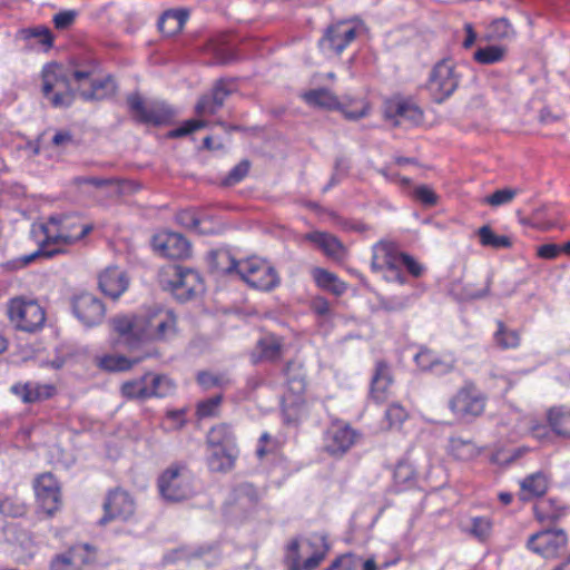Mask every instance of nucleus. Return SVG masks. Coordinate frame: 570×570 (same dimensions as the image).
Returning a JSON list of instances; mask_svg holds the SVG:
<instances>
[{
  "instance_id": "6",
  "label": "nucleus",
  "mask_w": 570,
  "mask_h": 570,
  "mask_svg": "<svg viewBox=\"0 0 570 570\" xmlns=\"http://www.w3.org/2000/svg\"><path fill=\"white\" fill-rule=\"evenodd\" d=\"M145 342L173 338L177 333V317L171 309L155 308L138 313Z\"/></svg>"
},
{
  "instance_id": "53",
  "label": "nucleus",
  "mask_w": 570,
  "mask_h": 570,
  "mask_svg": "<svg viewBox=\"0 0 570 570\" xmlns=\"http://www.w3.org/2000/svg\"><path fill=\"white\" fill-rule=\"evenodd\" d=\"M197 382L200 386L208 390L214 386L226 387L230 384V380L224 374H215L210 372H200L197 375Z\"/></svg>"
},
{
  "instance_id": "25",
  "label": "nucleus",
  "mask_w": 570,
  "mask_h": 570,
  "mask_svg": "<svg viewBox=\"0 0 570 570\" xmlns=\"http://www.w3.org/2000/svg\"><path fill=\"white\" fill-rule=\"evenodd\" d=\"M284 354V340L274 334L261 337L250 353L254 364L259 362H276Z\"/></svg>"
},
{
  "instance_id": "33",
  "label": "nucleus",
  "mask_w": 570,
  "mask_h": 570,
  "mask_svg": "<svg viewBox=\"0 0 570 570\" xmlns=\"http://www.w3.org/2000/svg\"><path fill=\"white\" fill-rule=\"evenodd\" d=\"M302 99L311 107L322 109L341 108L338 98L327 88H317L302 94Z\"/></svg>"
},
{
  "instance_id": "38",
  "label": "nucleus",
  "mask_w": 570,
  "mask_h": 570,
  "mask_svg": "<svg viewBox=\"0 0 570 570\" xmlns=\"http://www.w3.org/2000/svg\"><path fill=\"white\" fill-rule=\"evenodd\" d=\"M449 451L452 456L461 461H470L480 454L478 446L471 440L452 436L449 441Z\"/></svg>"
},
{
  "instance_id": "37",
  "label": "nucleus",
  "mask_w": 570,
  "mask_h": 570,
  "mask_svg": "<svg viewBox=\"0 0 570 570\" xmlns=\"http://www.w3.org/2000/svg\"><path fill=\"white\" fill-rule=\"evenodd\" d=\"M533 510L540 522H554L564 515V508L554 499L541 500Z\"/></svg>"
},
{
  "instance_id": "7",
  "label": "nucleus",
  "mask_w": 570,
  "mask_h": 570,
  "mask_svg": "<svg viewBox=\"0 0 570 570\" xmlns=\"http://www.w3.org/2000/svg\"><path fill=\"white\" fill-rule=\"evenodd\" d=\"M487 396L472 382H466L449 400L450 411L461 421L472 422L485 410Z\"/></svg>"
},
{
  "instance_id": "5",
  "label": "nucleus",
  "mask_w": 570,
  "mask_h": 570,
  "mask_svg": "<svg viewBox=\"0 0 570 570\" xmlns=\"http://www.w3.org/2000/svg\"><path fill=\"white\" fill-rule=\"evenodd\" d=\"M7 315L14 328L28 333L40 330L46 322L43 307L36 299L24 296L8 301Z\"/></svg>"
},
{
  "instance_id": "55",
  "label": "nucleus",
  "mask_w": 570,
  "mask_h": 570,
  "mask_svg": "<svg viewBox=\"0 0 570 570\" xmlns=\"http://www.w3.org/2000/svg\"><path fill=\"white\" fill-rule=\"evenodd\" d=\"M533 217L535 225L549 229L556 225L558 212L553 207H541L534 212Z\"/></svg>"
},
{
  "instance_id": "20",
  "label": "nucleus",
  "mask_w": 570,
  "mask_h": 570,
  "mask_svg": "<svg viewBox=\"0 0 570 570\" xmlns=\"http://www.w3.org/2000/svg\"><path fill=\"white\" fill-rule=\"evenodd\" d=\"M153 248L163 257L184 259L190 255L189 242L178 233L163 230L153 237Z\"/></svg>"
},
{
  "instance_id": "21",
  "label": "nucleus",
  "mask_w": 570,
  "mask_h": 570,
  "mask_svg": "<svg viewBox=\"0 0 570 570\" xmlns=\"http://www.w3.org/2000/svg\"><path fill=\"white\" fill-rule=\"evenodd\" d=\"M33 489L41 509L52 515L60 507V488L51 473H42L36 478Z\"/></svg>"
},
{
  "instance_id": "40",
  "label": "nucleus",
  "mask_w": 570,
  "mask_h": 570,
  "mask_svg": "<svg viewBox=\"0 0 570 570\" xmlns=\"http://www.w3.org/2000/svg\"><path fill=\"white\" fill-rule=\"evenodd\" d=\"M18 35L26 41L35 40L36 43L41 45L45 49L51 48L53 43L51 30L42 24L23 28L19 30Z\"/></svg>"
},
{
  "instance_id": "23",
  "label": "nucleus",
  "mask_w": 570,
  "mask_h": 570,
  "mask_svg": "<svg viewBox=\"0 0 570 570\" xmlns=\"http://www.w3.org/2000/svg\"><path fill=\"white\" fill-rule=\"evenodd\" d=\"M10 392L24 404H31L53 397L57 393V386L52 383L36 381L17 382L10 386Z\"/></svg>"
},
{
  "instance_id": "19",
  "label": "nucleus",
  "mask_w": 570,
  "mask_h": 570,
  "mask_svg": "<svg viewBox=\"0 0 570 570\" xmlns=\"http://www.w3.org/2000/svg\"><path fill=\"white\" fill-rule=\"evenodd\" d=\"M135 501L128 492L116 489L108 493L104 503V517L99 520L100 524L110 521H128L135 513Z\"/></svg>"
},
{
  "instance_id": "9",
  "label": "nucleus",
  "mask_w": 570,
  "mask_h": 570,
  "mask_svg": "<svg viewBox=\"0 0 570 570\" xmlns=\"http://www.w3.org/2000/svg\"><path fill=\"white\" fill-rule=\"evenodd\" d=\"M158 489L161 497L169 502H179L194 494L190 472L183 466H170L158 479Z\"/></svg>"
},
{
  "instance_id": "61",
  "label": "nucleus",
  "mask_w": 570,
  "mask_h": 570,
  "mask_svg": "<svg viewBox=\"0 0 570 570\" xmlns=\"http://www.w3.org/2000/svg\"><path fill=\"white\" fill-rule=\"evenodd\" d=\"M410 296H391L380 301V306L386 312H400L410 305Z\"/></svg>"
},
{
  "instance_id": "36",
  "label": "nucleus",
  "mask_w": 570,
  "mask_h": 570,
  "mask_svg": "<svg viewBox=\"0 0 570 570\" xmlns=\"http://www.w3.org/2000/svg\"><path fill=\"white\" fill-rule=\"evenodd\" d=\"M493 342L501 350H514L520 346L521 336L519 331L509 328L502 321H497Z\"/></svg>"
},
{
  "instance_id": "54",
  "label": "nucleus",
  "mask_w": 570,
  "mask_h": 570,
  "mask_svg": "<svg viewBox=\"0 0 570 570\" xmlns=\"http://www.w3.org/2000/svg\"><path fill=\"white\" fill-rule=\"evenodd\" d=\"M222 401L223 396L220 394L200 401L197 404V416L200 419L215 416L218 413Z\"/></svg>"
},
{
  "instance_id": "52",
  "label": "nucleus",
  "mask_w": 570,
  "mask_h": 570,
  "mask_svg": "<svg viewBox=\"0 0 570 570\" xmlns=\"http://www.w3.org/2000/svg\"><path fill=\"white\" fill-rule=\"evenodd\" d=\"M517 195L518 190L513 188L498 189L491 195H488L483 199V203L490 205L491 207H499L510 204Z\"/></svg>"
},
{
  "instance_id": "57",
  "label": "nucleus",
  "mask_w": 570,
  "mask_h": 570,
  "mask_svg": "<svg viewBox=\"0 0 570 570\" xmlns=\"http://www.w3.org/2000/svg\"><path fill=\"white\" fill-rule=\"evenodd\" d=\"M456 360L452 355L436 356L430 373L436 376H443L454 371Z\"/></svg>"
},
{
  "instance_id": "44",
  "label": "nucleus",
  "mask_w": 570,
  "mask_h": 570,
  "mask_svg": "<svg viewBox=\"0 0 570 570\" xmlns=\"http://www.w3.org/2000/svg\"><path fill=\"white\" fill-rule=\"evenodd\" d=\"M515 31L505 18L495 19L487 30V38L491 41L510 40L514 38Z\"/></svg>"
},
{
  "instance_id": "18",
  "label": "nucleus",
  "mask_w": 570,
  "mask_h": 570,
  "mask_svg": "<svg viewBox=\"0 0 570 570\" xmlns=\"http://www.w3.org/2000/svg\"><path fill=\"white\" fill-rule=\"evenodd\" d=\"M568 537L561 529L542 530L533 533L527 541V548L543 558H554L566 547Z\"/></svg>"
},
{
  "instance_id": "32",
  "label": "nucleus",
  "mask_w": 570,
  "mask_h": 570,
  "mask_svg": "<svg viewBox=\"0 0 570 570\" xmlns=\"http://www.w3.org/2000/svg\"><path fill=\"white\" fill-rule=\"evenodd\" d=\"M206 444L207 448H227L238 450L233 429L226 423L217 424L208 431Z\"/></svg>"
},
{
  "instance_id": "49",
  "label": "nucleus",
  "mask_w": 570,
  "mask_h": 570,
  "mask_svg": "<svg viewBox=\"0 0 570 570\" xmlns=\"http://www.w3.org/2000/svg\"><path fill=\"white\" fill-rule=\"evenodd\" d=\"M505 49L500 46H487L474 52V60L482 65H492L503 60Z\"/></svg>"
},
{
  "instance_id": "59",
  "label": "nucleus",
  "mask_w": 570,
  "mask_h": 570,
  "mask_svg": "<svg viewBox=\"0 0 570 570\" xmlns=\"http://www.w3.org/2000/svg\"><path fill=\"white\" fill-rule=\"evenodd\" d=\"M406 417V410L399 403H392L385 411V420L390 429L400 426Z\"/></svg>"
},
{
  "instance_id": "60",
  "label": "nucleus",
  "mask_w": 570,
  "mask_h": 570,
  "mask_svg": "<svg viewBox=\"0 0 570 570\" xmlns=\"http://www.w3.org/2000/svg\"><path fill=\"white\" fill-rule=\"evenodd\" d=\"M207 126V121L199 119H189L186 120L181 126L170 130L168 132V137L170 138H179L186 135H189L198 129L205 128Z\"/></svg>"
},
{
  "instance_id": "48",
  "label": "nucleus",
  "mask_w": 570,
  "mask_h": 570,
  "mask_svg": "<svg viewBox=\"0 0 570 570\" xmlns=\"http://www.w3.org/2000/svg\"><path fill=\"white\" fill-rule=\"evenodd\" d=\"M144 357L130 360L122 355H106L100 360V366L107 371H127L135 364L139 363Z\"/></svg>"
},
{
  "instance_id": "34",
  "label": "nucleus",
  "mask_w": 570,
  "mask_h": 570,
  "mask_svg": "<svg viewBox=\"0 0 570 570\" xmlns=\"http://www.w3.org/2000/svg\"><path fill=\"white\" fill-rule=\"evenodd\" d=\"M551 430L559 436L570 439V407L554 406L547 412Z\"/></svg>"
},
{
  "instance_id": "10",
  "label": "nucleus",
  "mask_w": 570,
  "mask_h": 570,
  "mask_svg": "<svg viewBox=\"0 0 570 570\" xmlns=\"http://www.w3.org/2000/svg\"><path fill=\"white\" fill-rule=\"evenodd\" d=\"M402 253L391 242H377L372 246L371 268L373 272L386 271V279L404 284L405 275L400 271Z\"/></svg>"
},
{
  "instance_id": "13",
  "label": "nucleus",
  "mask_w": 570,
  "mask_h": 570,
  "mask_svg": "<svg viewBox=\"0 0 570 570\" xmlns=\"http://www.w3.org/2000/svg\"><path fill=\"white\" fill-rule=\"evenodd\" d=\"M71 308L75 317L86 327L99 325L106 315V307L102 301L87 292L72 297Z\"/></svg>"
},
{
  "instance_id": "35",
  "label": "nucleus",
  "mask_w": 570,
  "mask_h": 570,
  "mask_svg": "<svg viewBox=\"0 0 570 570\" xmlns=\"http://www.w3.org/2000/svg\"><path fill=\"white\" fill-rule=\"evenodd\" d=\"M523 499L528 500L543 495L549 487V479L543 472H535L525 476L521 482Z\"/></svg>"
},
{
  "instance_id": "11",
  "label": "nucleus",
  "mask_w": 570,
  "mask_h": 570,
  "mask_svg": "<svg viewBox=\"0 0 570 570\" xmlns=\"http://www.w3.org/2000/svg\"><path fill=\"white\" fill-rule=\"evenodd\" d=\"M458 86L459 76L451 60H442L433 67L428 81V90L435 102H443L456 90Z\"/></svg>"
},
{
  "instance_id": "63",
  "label": "nucleus",
  "mask_w": 570,
  "mask_h": 570,
  "mask_svg": "<svg viewBox=\"0 0 570 570\" xmlns=\"http://www.w3.org/2000/svg\"><path fill=\"white\" fill-rule=\"evenodd\" d=\"M326 570H357L355 554L347 553L336 558Z\"/></svg>"
},
{
  "instance_id": "2",
  "label": "nucleus",
  "mask_w": 570,
  "mask_h": 570,
  "mask_svg": "<svg viewBox=\"0 0 570 570\" xmlns=\"http://www.w3.org/2000/svg\"><path fill=\"white\" fill-rule=\"evenodd\" d=\"M218 267L227 275L237 274L248 286L262 292H271L281 284L274 266L256 256L237 261L225 252L218 256Z\"/></svg>"
},
{
  "instance_id": "64",
  "label": "nucleus",
  "mask_w": 570,
  "mask_h": 570,
  "mask_svg": "<svg viewBox=\"0 0 570 570\" xmlns=\"http://www.w3.org/2000/svg\"><path fill=\"white\" fill-rule=\"evenodd\" d=\"M73 552L69 551L57 556L50 564L51 570H73Z\"/></svg>"
},
{
  "instance_id": "28",
  "label": "nucleus",
  "mask_w": 570,
  "mask_h": 570,
  "mask_svg": "<svg viewBox=\"0 0 570 570\" xmlns=\"http://www.w3.org/2000/svg\"><path fill=\"white\" fill-rule=\"evenodd\" d=\"M386 116L395 118L397 124L407 121L411 125H416L422 121L423 112L415 104L400 99L389 102Z\"/></svg>"
},
{
  "instance_id": "27",
  "label": "nucleus",
  "mask_w": 570,
  "mask_h": 570,
  "mask_svg": "<svg viewBox=\"0 0 570 570\" xmlns=\"http://www.w3.org/2000/svg\"><path fill=\"white\" fill-rule=\"evenodd\" d=\"M392 374L389 364L377 361L371 382V397L376 403H384L391 395Z\"/></svg>"
},
{
  "instance_id": "31",
  "label": "nucleus",
  "mask_w": 570,
  "mask_h": 570,
  "mask_svg": "<svg viewBox=\"0 0 570 570\" xmlns=\"http://www.w3.org/2000/svg\"><path fill=\"white\" fill-rule=\"evenodd\" d=\"M312 277L320 288L331 292L336 296L343 295L347 289L346 283L341 281L336 274L325 268L314 267L312 269Z\"/></svg>"
},
{
  "instance_id": "58",
  "label": "nucleus",
  "mask_w": 570,
  "mask_h": 570,
  "mask_svg": "<svg viewBox=\"0 0 570 570\" xmlns=\"http://www.w3.org/2000/svg\"><path fill=\"white\" fill-rule=\"evenodd\" d=\"M350 161L345 157H337L334 164V171L330 178L328 184L324 187V191L333 186H336L348 173Z\"/></svg>"
},
{
  "instance_id": "39",
  "label": "nucleus",
  "mask_w": 570,
  "mask_h": 570,
  "mask_svg": "<svg viewBox=\"0 0 570 570\" xmlns=\"http://www.w3.org/2000/svg\"><path fill=\"white\" fill-rule=\"evenodd\" d=\"M148 393L150 397H166L175 391V383L167 375L147 373Z\"/></svg>"
},
{
  "instance_id": "50",
  "label": "nucleus",
  "mask_w": 570,
  "mask_h": 570,
  "mask_svg": "<svg viewBox=\"0 0 570 570\" xmlns=\"http://www.w3.org/2000/svg\"><path fill=\"white\" fill-rule=\"evenodd\" d=\"M234 499L240 505H254L259 500L256 488L250 483H240L234 489Z\"/></svg>"
},
{
  "instance_id": "24",
  "label": "nucleus",
  "mask_w": 570,
  "mask_h": 570,
  "mask_svg": "<svg viewBox=\"0 0 570 570\" xmlns=\"http://www.w3.org/2000/svg\"><path fill=\"white\" fill-rule=\"evenodd\" d=\"M98 285L106 296L117 299L128 289L129 278L125 271L109 266L99 274Z\"/></svg>"
},
{
  "instance_id": "15",
  "label": "nucleus",
  "mask_w": 570,
  "mask_h": 570,
  "mask_svg": "<svg viewBox=\"0 0 570 570\" xmlns=\"http://www.w3.org/2000/svg\"><path fill=\"white\" fill-rule=\"evenodd\" d=\"M127 102L132 117L141 124L163 125L174 116L167 105L163 102L146 104L139 95H130Z\"/></svg>"
},
{
  "instance_id": "3",
  "label": "nucleus",
  "mask_w": 570,
  "mask_h": 570,
  "mask_svg": "<svg viewBox=\"0 0 570 570\" xmlns=\"http://www.w3.org/2000/svg\"><path fill=\"white\" fill-rule=\"evenodd\" d=\"M286 392L282 399L283 417L286 424H297L306 414L304 393L306 390V375L303 365L295 361L286 363L284 368Z\"/></svg>"
},
{
  "instance_id": "46",
  "label": "nucleus",
  "mask_w": 570,
  "mask_h": 570,
  "mask_svg": "<svg viewBox=\"0 0 570 570\" xmlns=\"http://www.w3.org/2000/svg\"><path fill=\"white\" fill-rule=\"evenodd\" d=\"M493 523L488 517H474L471 519L469 534L480 542H485L492 534Z\"/></svg>"
},
{
  "instance_id": "41",
  "label": "nucleus",
  "mask_w": 570,
  "mask_h": 570,
  "mask_svg": "<svg viewBox=\"0 0 570 570\" xmlns=\"http://www.w3.org/2000/svg\"><path fill=\"white\" fill-rule=\"evenodd\" d=\"M120 390L122 396L128 400L149 399L147 373L140 377L124 382Z\"/></svg>"
},
{
  "instance_id": "12",
  "label": "nucleus",
  "mask_w": 570,
  "mask_h": 570,
  "mask_svg": "<svg viewBox=\"0 0 570 570\" xmlns=\"http://www.w3.org/2000/svg\"><path fill=\"white\" fill-rule=\"evenodd\" d=\"M357 29L348 22L328 26L318 40V48L326 57L340 56L356 39Z\"/></svg>"
},
{
  "instance_id": "56",
  "label": "nucleus",
  "mask_w": 570,
  "mask_h": 570,
  "mask_svg": "<svg viewBox=\"0 0 570 570\" xmlns=\"http://www.w3.org/2000/svg\"><path fill=\"white\" fill-rule=\"evenodd\" d=\"M436 356L438 354L434 351L425 346H421L414 354L413 361L421 371L430 372Z\"/></svg>"
},
{
  "instance_id": "14",
  "label": "nucleus",
  "mask_w": 570,
  "mask_h": 570,
  "mask_svg": "<svg viewBox=\"0 0 570 570\" xmlns=\"http://www.w3.org/2000/svg\"><path fill=\"white\" fill-rule=\"evenodd\" d=\"M109 325L118 342L129 350L146 343L138 314L116 315L109 320Z\"/></svg>"
},
{
  "instance_id": "51",
  "label": "nucleus",
  "mask_w": 570,
  "mask_h": 570,
  "mask_svg": "<svg viewBox=\"0 0 570 570\" xmlns=\"http://www.w3.org/2000/svg\"><path fill=\"white\" fill-rule=\"evenodd\" d=\"M176 222L187 228L195 230L198 234H205L206 230L200 228L202 220L194 209H183L176 214Z\"/></svg>"
},
{
  "instance_id": "42",
  "label": "nucleus",
  "mask_w": 570,
  "mask_h": 570,
  "mask_svg": "<svg viewBox=\"0 0 570 570\" xmlns=\"http://www.w3.org/2000/svg\"><path fill=\"white\" fill-rule=\"evenodd\" d=\"M476 235L479 236V242L483 247L500 249L510 248L512 246V242L508 236L497 235L488 225L481 226L478 229Z\"/></svg>"
},
{
  "instance_id": "62",
  "label": "nucleus",
  "mask_w": 570,
  "mask_h": 570,
  "mask_svg": "<svg viewBox=\"0 0 570 570\" xmlns=\"http://www.w3.org/2000/svg\"><path fill=\"white\" fill-rule=\"evenodd\" d=\"M222 107L223 106H216V101L213 96L208 94L199 98L195 107V111L198 116L215 115Z\"/></svg>"
},
{
  "instance_id": "30",
  "label": "nucleus",
  "mask_w": 570,
  "mask_h": 570,
  "mask_svg": "<svg viewBox=\"0 0 570 570\" xmlns=\"http://www.w3.org/2000/svg\"><path fill=\"white\" fill-rule=\"evenodd\" d=\"M207 463L214 472H227L235 465L238 455V450L227 448H207Z\"/></svg>"
},
{
  "instance_id": "26",
  "label": "nucleus",
  "mask_w": 570,
  "mask_h": 570,
  "mask_svg": "<svg viewBox=\"0 0 570 570\" xmlns=\"http://www.w3.org/2000/svg\"><path fill=\"white\" fill-rule=\"evenodd\" d=\"M304 239L313 243L324 253V255L334 261H342L346 255V247L333 234L314 230L307 233L304 236Z\"/></svg>"
},
{
  "instance_id": "8",
  "label": "nucleus",
  "mask_w": 570,
  "mask_h": 570,
  "mask_svg": "<svg viewBox=\"0 0 570 570\" xmlns=\"http://www.w3.org/2000/svg\"><path fill=\"white\" fill-rule=\"evenodd\" d=\"M307 547L311 551V556L301 562L298 541L292 540L287 544L285 563L289 570H314L325 559L330 550L326 537L320 533H314L308 538Z\"/></svg>"
},
{
  "instance_id": "16",
  "label": "nucleus",
  "mask_w": 570,
  "mask_h": 570,
  "mask_svg": "<svg viewBox=\"0 0 570 570\" xmlns=\"http://www.w3.org/2000/svg\"><path fill=\"white\" fill-rule=\"evenodd\" d=\"M360 433L344 422L333 423L324 434V450L332 456H343L358 440Z\"/></svg>"
},
{
  "instance_id": "1",
  "label": "nucleus",
  "mask_w": 570,
  "mask_h": 570,
  "mask_svg": "<svg viewBox=\"0 0 570 570\" xmlns=\"http://www.w3.org/2000/svg\"><path fill=\"white\" fill-rule=\"evenodd\" d=\"M92 230L91 224H85L76 215L51 216L45 224L40 225L38 237L39 248L30 254L22 255L11 262L14 268L26 267L37 258H50L62 253L59 247L49 248L50 245H70L87 236Z\"/></svg>"
},
{
  "instance_id": "29",
  "label": "nucleus",
  "mask_w": 570,
  "mask_h": 570,
  "mask_svg": "<svg viewBox=\"0 0 570 570\" xmlns=\"http://www.w3.org/2000/svg\"><path fill=\"white\" fill-rule=\"evenodd\" d=\"M188 17L189 12L185 9L167 10L158 20V29L165 37H173L183 30Z\"/></svg>"
},
{
  "instance_id": "22",
  "label": "nucleus",
  "mask_w": 570,
  "mask_h": 570,
  "mask_svg": "<svg viewBox=\"0 0 570 570\" xmlns=\"http://www.w3.org/2000/svg\"><path fill=\"white\" fill-rule=\"evenodd\" d=\"M174 295L179 301L191 298L203 287L197 272L181 266H175L173 279L169 282Z\"/></svg>"
},
{
  "instance_id": "45",
  "label": "nucleus",
  "mask_w": 570,
  "mask_h": 570,
  "mask_svg": "<svg viewBox=\"0 0 570 570\" xmlns=\"http://www.w3.org/2000/svg\"><path fill=\"white\" fill-rule=\"evenodd\" d=\"M27 513V504L18 495H0V514L19 518Z\"/></svg>"
},
{
  "instance_id": "17",
  "label": "nucleus",
  "mask_w": 570,
  "mask_h": 570,
  "mask_svg": "<svg viewBox=\"0 0 570 570\" xmlns=\"http://www.w3.org/2000/svg\"><path fill=\"white\" fill-rule=\"evenodd\" d=\"M72 77L83 100H101L116 90L115 81L110 77L94 79L90 71L81 70L73 71Z\"/></svg>"
},
{
  "instance_id": "43",
  "label": "nucleus",
  "mask_w": 570,
  "mask_h": 570,
  "mask_svg": "<svg viewBox=\"0 0 570 570\" xmlns=\"http://www.w3.org/2000/svg\"><path fill=\"white\" fill-rule=\"evenodd\" d=\"M393 478L400 490L410 489L416 483V471L410 462L400 461L394 469Z\"/></svg>"
},
{
  "instance_id": "47",
  "label": "nucleus",
  "mask_w": 570,
  "mask_h": 570,
  "mask_svg": "<svg viewBox=\"0 0 570 570\" xmlns=\"http://www.w3.org/2000/svg\"><path fill=\"white\" fill-rule=\"evenodd\" d=\"M206 50L213 53L219 63H228L233 60V53L226 42V37L219 36L210 39L207 43Z\"/></svg>"
},
{
  "instance_id": "4",
  "label": "nucleus",
  "mask_w": 570,
  "mask_h": 570,
  "mask_svg": "<svg viewBox=\"0 0 570 570\" xmlns=\"http://www.w3.org/2000/svg\"><path fill=\"white\" fill-rule=\"evenodd\" d=\"M42 94L55 108H68L75 100L77 88L72 73L57 63L46 65L41 71Z\"/></svg>"
}]
</instances>
